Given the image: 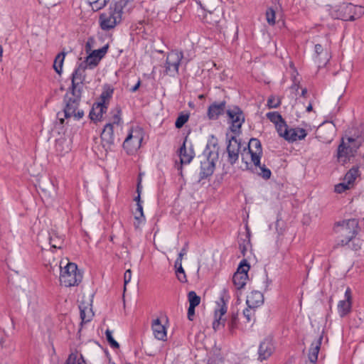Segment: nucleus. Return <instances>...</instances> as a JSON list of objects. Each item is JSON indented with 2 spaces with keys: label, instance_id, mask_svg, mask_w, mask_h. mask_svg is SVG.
<instances>
[{
  "label": "nucleus",
  "instance_id": "obj_27",
  "mask_svg": "<svg viewBox=\"0 0 364 364\" xmlns=\"http://www.w3.org/2000/svg\"><path fill=\"white\" fill-rule=\"evenodd\" d=\"M114 92L113 87L109 85H105L103 87L102 92L100 97V102L102 105H106L107 106L109 100L112 98Z\"/></svg>",
  "mask_w": 364,
  "mask_h": 364
},
{
  "label": "nucleus",
  "instance_id": "obj_35",
  "mask_svg": "<svg viewBox=\"0 0 364 364\" xmlns=\"http://www.w3.org/2000/svg\"><path fill=\"white\" fill-rule=\"evenodd\" d=\"M266 117L271 122L274 124L275 126L284 120L282 115L277 112H268Z\"/></svg>",
  "mask_w": 364,
  "mask_h": 364
},
{
  "label": "nucleus",
  "instance_id": "obj_46",
  "mask_svg": "<svg viewBox=\"0 0 364 364\" xmlns=\"http://www.w3.org/2000/svg\"><path fill=\"white\" fill-rule=\"evenodd\" d=\"M351 187H350L348 183L346 182L340 183L335 186L334 191L336 193H342L345 192L346 190H349Z\"/></svg>",
  "mask_w": 364,
  "mask_h": 364
},
{
  "label": "nucleus",
  "instance_id": "obj_43",
  "mask_svg": "<svg viewBox=\"0 0 364 364\" xmlns=\"http://www.w3.org/2000/svg\"><path fill=\"white\" fill-rule=\"evenodd\" d=\"M266 19L269 25L274 26L275 24V11L272 8H268L267 9Z\"/></svg>",
  "mask_w": 364,
  "mask_h": 364
},
{
  "label": "nucleus",
  "instance_id": "obj_26",
  "mask_svg": "<svg viewBox=\"0 0 364 364\" xmlns=\"http://www.w3.org/2000/svg\"><path fill=\"white\" fill-rule=\"evenodd\" d=\"M64 243V238L63 236L58 235L55 231L49 233V244L51 248L60 249Z\"/></svg>",
  "mask_w": 364,
  "mask_h": 364
},
{
  "label": "nucleus",
  "instance_id": "obj_52",
  "mask_svg": "<svg viewBox=\"0 0 364 364\" xmlns=\"http://www.w3.org/2000/svg\"><path fill=\"white\" fill-rule=\"evenodd\" d=\"M77 353H72L68 355V358H67L65 364H76L77 360Z\"/></svg>",
  "mask_w": 364,
  "mask_h": 364
},
{
  "label": "nucleus",
  "instance_id": "obj_13",
  "mask_svg": "<svg viewBox=\"0 0 364 364\" xmlns=\"http://www.w3.org/2000/svg\"><path fill=\"white\" fill-rule=\"evenodd\" d=\"M114 129L111 124H105L101 133L102 146L106 151H111L114 144Z\"/></svg>",
  "mask_w": 364,
  "mask_h": 364
},
{
  "label": "nucleus",
  "instance_id": "obj_58",
  "mask_svg": "<svg viewBox=\"0 0 364 364\" xmlns=\"http://www.w3.org/2000/svg\"><path fill=\"white\" fill-rule=\"evenodd\" d=\"M140 85H141V80H140V79H139V80H138V81H137V82H136V84L134 87H132V88H130V90H130V92H135L139 89V87H140Z\"/></svg>",
  "mask_w": 364,
  "mask_h": 364
},
{
  "label": "nucleus",
  "instance_id": "obj_2",
  "mask_svg": "<svg viewBox=\"0 0 364 364\" xmlns=\"http://www.w3.org/2000/svg\"><path fill=\"white\" fill-rule=\"evenodd\" d=\"M82 92L67 90L63 97L64 108L63 112H58L57 116L60 124H63L64 118L73 117L75 119H80L84 116V112L80 109Z\"/></svg>",
  "mask_w": 364,
  "mask_h": 364
},
{
  "label": "nucleus",
  "instance_id": "obj_44",
  "mask_svg": "<svg viewBox=\"0 0 364 364\" xmlns=\"http://www.w3.org/2000/svg\"><path fill=\"white\" fill-rule=\"evenodd\" d=\"M109 0H95L90 3L92 10L99 11L104 8Z\"/></svg>",
  "mask_w": 364,
  "mask_h": 364
},
{
  "label": "nucleus",
  "instance_id": "obj_51",
  "mask_svg": "<svg viewBox=\"0 0 364 364\" xmlns=\"http://www.w3.org/2000/svg\"><path fill=\"white\" fill-rule=\"evenodd\" d=\"M188 245L186 244L184 247L182 248V250H181V252H179L178 254V258L176 259V260L175 261V263H176L177 264H178L179 263H182V259H183V257L184 255H186L187 253V247Z\"/></svg>",
  "mask_w": 364,
  "mask_h": 364
},
{
  "label": "nucleus",
  "instance_id": "obj_25",
  "mask_svg": "<svg viewBox=\"0 0 364 364\" xmlns=\"http://www.w3.org/2000/svg\"><path fill=\"white\" fill-rule=\"evenodd\" d=\"M307 135L306 131L303 128H291L287 138L289 142L296 141L297 140L304 139Z\"/></svg>",
  "mask_w": 364,
  "mask_h": 364
},
{
  "label": "nucleus",
  "instance_id": "obj_8",
  "mask_svg": "<svg viewBox=\"0 0 364 364\" xmlns=\"http://www.w3.org/2000/svg\"><path fill=\"white\" fill-rule=\"evenodd\" d=\"M143 140V131L136 127L131 128L123 142V148L130 154L136 151L141 146Z\"/></svg>",
  "mask_w": 364,
  "mask_h": 364
},
{
  "label": "nucleus",
  "instance_id": "obj_29",
  "mask_svg": "<svg viewBox=\"0 0 364 364\" xmlns=\"http://www.w3.org/2000/svg\"><path fill=\"white\" fill-rule=\"evenodd\" d=\"M359 176L358 167H353L350 168L344 176V182L348 183L350 187H352L355 180Z\"/></svg>",
  "mask_w": 364,
  "mask_h": 364
},
{
  "label": "nucleus",
  "instance_id": "obj_34",
  "mask_svg": "<svg viewBox=\"0 0 364 364\" xmlns=\"http://www.w3.org/2000/svg\"><path fill=\"white\" fill-rule=\"evenodd\" d=\"M239 323L238 313L232 312L230 318L228 321V327L231 333H233L235 330L237 328Z\"/></svg>",
  "mask_w": 364,
  "mask_h": 364
},
{
  "label": "nucleus",
  "instance_id": "obj_15",
  "mask_svg": "<svg viewBox=\"0 0 364 364\" xmlns=\"http://www.w3.org/2000/svg\"><path fill=\"white\" fill-rule=\"evenodd\" d=\"M227 304L223 297H220L219 301L217 302V307L215 309V320L213 322V328L216 330L220 324L225 326V320L222 319V316L227 312Z\"/></svg>",
  "mask_w": 364,
  "mask_h": 364
},
{
  "label": "nucleus",
  "instance_id": "obj_40",
  "mask_svg": "<svg viewBox=\"0 0 364 364\" xmlns=\"http://www.w3.org/2000/svg\"><path fill=\"white\" fill-rule=\"evenodd\" d=\"M134 218L138 220L139 223H141L144 220V215L141 203L136 204V208L134 211Z\"/></svg>",
  "mask_w": 364,
  "mask_h": 364
},
{
  "label": "nucleus",
  "instance_id": "obj_18",
  "mask_svg": "<svg viewBox=\"0 0 364 364\" xmlns=\"http://www.w3.org/2000/svg\"><path fill=\"white\" fill-rule=\"evenodd\" d=\"M334 129L332 126H321L317 131L316 138L323 143H331L333 139Z\"/></svg>",
  "mask_w": 364,
  "mask_h": 364
},
{
  "label": "nucleus",
  "instance_id": "obj_50",
  "mask_svg": "<svg viewBox=\"0 0 364 364\" xmlns=\"http://www.w3.org/2000/svg\"><path fill=\"white\" fill-rule=\"evenodd\" d=\"M254 309L250 308L248 306L243 311V315L248 322L251 321L252 316L254 315Z\"/></svg>",
  "mask_w": 364,
  "mask_h": 364
},
{
  "label": "nucleus",
  "instance_id": "obj_20",
  "mask_svg": "<svg viewBox=\"0 0 364 364\" xmlns=\"http://www.w3.org/2000/svg\"><path fill=\"white\" fill-rule=\"evenodd\" d=\"M264 302L263 294L257 291H252L246 299L247 306L250 308L255 309Z\"/></svg>",
  "mask_w": 364,
  "mask_h": 364
},
{
  "label": "nucleus",
  "instance_id": "obj_14",
  "mask_svg": "<svg viewBox=\"0 0 364 364\" xmlns=\"http://www.w3.org/2000/svg\"><path fill=\"white\" fill-rule=\"evenodd\" d=\"M345 299L341 300L338 303L337 309L340 317L343 318L348 316L352 311V291L350 287H348L344 294Z\"/></svg>",
  "mask_w": 364,
  "mask_h": 364
},
{
  "label": "nucleus",
  "instance_id": "obj_24",
  "mask_svg": "<svg viewBox=\"0 0 364 364\" xmlns=\"http://www.w3.org/2000/svg\"><path fill=\"white\" fill-rule=\"evenodd\" d=\"M110 114L112 117L109 121L107 124H111L113 127L117 128L121 127L122 125V109L119 107H116L113 109Z\"/></svg>",
  "mask_w": 364,
  "mask_h": 364
},
{
  "label": "nucleus",
  "instance_id": "obj_6",
  "mask_svg": "<svg viewBox=\"0 0 364 364\" xmlns=\"http://www.w3.org/2000/svg\"><path fill=\"white\" fill-rule=\"evenodd\" d=\"M60 267V282L62 285L68 287L77 285L81 282L82 275L75 263L68 262L64 267L62 265Z\"/></svg>",
  "mask_w": 364,
  "mask_h": 364
},
{
  "label": "nucleus",
  "instance_id": "obj_16",
  "mask_svg": "<svg viewBox=\"0 0 364 364\" xmlns=\"http://www.w3.org/2000/svg\"><path fill=\"white\" fill-rule=\"evenodd\" d=\"M274 350V346L270 339H264L258 349V360L263 361L269 358Z\"/></svg>",
  "mask_w": 364,
  "mask_h": 364
},
{
  "label": "nucleus",
  "instance_id": "obj_48",
  "mask_svg": "<svg viewBox=\"0 0 364 364\" xmlns=\"http://www.w3.org/2000/svg\"><path fill=\"white\" fill-rule=\"evenodd\" d=\"M250 269V265L247 263L246 260H243L240 262L236 272H241L247 274Z\"/></svg>",
  "mask_w": 364,
  "mask_h": 364
},
{
  "label": "nucleus",
  "instance_id": "obj_49",
  "mask_svg": "<svg viewBox=\"0 0 364 364\" xmlns=\"http://www.w3.org/2000/svg\"><path fill=\"white\" fill-rule=\"evenodd\" d=\"M80 318L82 320V323H87L91 320L92 315L90 313L88 315H87L86 309H80Z\"/></svg>",
  "mask_w": 364,
  "mask_h": 364
},
{
  "label": "nucleus",
  "instance_id": "obj_42",
  "mask_svg": "<svg viewBox=\"0 0 364 364\" xmlns=\"http://www.w3.org/2000/svg\"><path fill=\"white\" fill-rule=\"evenodd\" d=\"M189 115L187 114H181L176 119L175 126L176 128H181L188 120Z\"/></svg>",
  "mask_w": 364,
  "mask_h": 364
},
{
  "label": "nucleus",
  "instance_id": "obj_55",
  "mask_svg": "<svg viewBox=\"0 0 364 364\" xmlns=\"http://www.w3.org/2000/svg\"><path fill=\"white\" fill-rule=\"evenodd\" d=\"M195 308L196 307H194L193 306H189V307H188V318L190 321H193V317H194V315H195Z\"/></svg>",
  "mask_w": 364,
  "mask_h": 364
},
{
  "label": "nucleus",
  "instance_id": "obj_9",
  "mask_svg": "<svg viewBox=\"0 0 364 364\" xmlns=\"http://www.w3.org/2000/svg\"><path fill=\"white\" fill-rule=\"evenodd\" d=\"M228 117V121L230 123V129L231 132L239 134L242 125L245 120V114L242 110L237 106H234L226 110Z\"/></svg>",
  "mask_w": 364,
  "mask_h": 364
},
{
  "label": "nucleus",
  "instance_id": "obj_41",
  "mask_svg": "<svg viewBox=\"0 0 364 364\" xmlns=\"http://www.w3.org/2000/svg\"><path fill=\"white\" fill-rule=\"evenodd\" d=\"M108 45H105L102 48L97 50H94L90 54L100 60L105 55L108 50Z\"/></svg>",
  "mask_w": 364,
  "mask_h": 364
},
{
  "label": "nucleus",
  "instance_id": "obj_11",
  "mask_svg": "<svg viewBox=\"0 0 364 364\" xmlns=\"http://www.w3.org/2000/svg\"><path fill=\"white\" fill-rule=\"evenodd\" d=\"M183 57V53L178 51H171L168 54L166 60V73L167 75L173 76L178 73V66Z\"/></svg>",
  "mask_w": 364,
  "mask_h": 364
},
{
  "label": "nucleus",
  "instance_id": "obj_31",
  "mask_svg": "<svg viewBox=\"0 0 364 364\" xmlns=\"http://www.w3.org/2000/svg\"><path fill=\"white\" fill-rule=\"evenodd\" d=\"M65 57V53L61 52L58 53L53 63V68L58 74H61L64 59Z\"/></svg>",
  "mask_w": 364,
  "mask_h": 364
},
{
  "label": "nucleus",
  "instance_id": "obj_39",
  "mask_svg": "<svg viewBox=\"0 0 364 364\" xmlns=\"http://www.w3.org/2000/svg\"><path fill=\"white\" fill-rule=\"evenodd\" d=\"M174 266L176 268V274L178 279L181 282H186L187 281V279H186L185 271L182 267V263H179L178 264L175 263Z\"/></svg>",
  "mask_w": 364,
  "mask_h": 364
},
{
  "label": "nucleus",
  "instance_id": "obj_56",
  "mask_svg": "<svg viewBox=\"0 0 364 364\" xmlns=\"http://www.w3.org/2000/svg\"><path fill=\"white\" fill-rule=\"evenodd\" d=\"M314 50L317 56H319L323 51V46L321 44H316Z\"/></svg>",
  "mask_w": 364,
  "mask_h": 364
},
{
  "label": "nucleus",
  "instance_id": "obj_62",
  "mask_svg": "<svg viewBox=\"0 0 364 364\" xmlns=\"http://www.w3.org/2000/svg\"><path fill=\"white\" fill-rule=\"evenodd\" d=\"M134 200L136 202V204L141 203L140 195L138 194V196L134 198Z\"/></svg>",
  "mask_w": 364,
  "mask_h": 364
},
{
  "label": "nucleus",
  "instance_id": "obj_38",
  "mask_svg": "<svg viewBox=\"0 0 364 364\" xmlns=\"http://www.w3.org/2000/svg\"><path fill=\"white\" fill-rule=\"evenodd\" d=\"M282 102L281 98L274 95H271L267 100V106L269 109L277 108L280 106Z\"/></svg>",
  "mask_w": 364,
  "mask_h": 364
},
{
  "label": "nucleus",
  "instance_id": "obj_1",
  "mask_svg": "<svg viewBox=\"0 0 364 364\" xmlns=\"http://www.w3.org/2000/svg\"><path fill=\"white\" fill-rule=\"evenodd\" d=\"M358 222L356 219H348L337 222L333 230L338 235L335 247H343L353 242L355 250L360 248V240L355 239L358 234Z\"/></svg>",
  "mask_w": 364,
  "mask_h": 364
},
{
  "label": "nucleus",
  "instance_id": "obj_53",
  "mask_svg": "<svg viewBox=\"0 0 364 364\" xmlns=\"http://www.w3.org/2000/svg\"><path fill=\"white\" fill-rule=\"evenodd\" d=\"M213 15V14L211 12H209L208 14H206L204 16V19H205V22H207L208 23L212 24V25H214L215 23H216L218 22V20L213 19V18H212Z\"/></svg>",
  "mask_w": 364,
  "mask_h": 364
},
{
  "label": "nucleus",
  "instance_id": "obj_32",
  "mask_svg": "<svg viewBox=\"0 0 364 364\" xmlns=\"http://www.w3.org/2000/svg\"><path fill=\"white\" fill-rule=\"evenodd\" d=\"M275 127L278 134L281 137H283L285 140L287 141L290 129H289L286 122L284 120L282 121V122L276 125Z\"/></svg>",
  "mask_w": 364,
  "mask_h": 364
},
{
  "label": "nucleus",
  "instance_id": "obj_17",
  "mask_svg": "<svg viewBox=\"0 0 364 364\" xmlns=\"http://www.w3.org/2000/svg\"><path fill=\"white\" fill-rule=\"evenodd\" d=\"M226 102L225 100L220 102L212 103L208 109V117L211 120H216L219 117L223 114L225 112Z\"/></svg>",
  "mask_w": 364,
  "mask_h": 364
},
{
  "label": "nucleus",
  "instance_id": "obj_33",
  "mask_svg": "<svg viewBox=\"0 0 364 364\" xmlns=\"http://www.w3.org/2000/svg\"><path fill=\"white\" fill-rule=\"evenodd\" d=\"M55 148L56 151L60 154H63V153L65 152H68V151L70 150L68 141L65 139H59L56 140Z\"/></svg>",
  "mask_w": 364,
  "mask_h": 364
},
{
  "label": "nucleus",
  "instance_id": "obj_5",
  "mask_svg": "<svg viewBox=\"0 0 364 364\" xmlns=\"http://www.w3.org/2000/svg\"><path fill=\"white\" fill-rule=\"evenodd\" d=\"M364 14V7L350 3H343L331 11L335 19L353 21L360 18Z\"/></svg>",
  "mask_w": 364,
  "mask_h": 364
},
{
  "label": "nucleus",
  "instance_id": "obj_21",
  "mask_svg": "<svg viewBox=\"0 0 364 364\" xmlns=\"http://www.w3.org/2000/svg\"><path fill=\"white\" fill-rule=\"evenodd\" d=\"M107 106L99 102L93 104L92 108L90 112V117L92 121H100L102 118L103 114L107 112Z\"/></svg>",
  "mask_w": 364,
  "mask_h": 364
},
{
  "label": "nucleus",
  "instance_id": "obj_4",
  "mask_svg": "<svg viewBox=\"0 0 364 364\" xmlns=\"http://www.w3.org/2000/svg\"><path fill=\"white\" fill-rule=\"evenodd\" d=\"M248 154L250 155L251 161L255 168H259L260 171H257L259 176L264 179H269L271 177V171L264 165L260 164V159L262 156V148L260 141L256 138H252L247 146Z\"/></svg>",
  "mask_w": 364,
  "mask_h": 364
},
{
  "label": "nucleus",
  "instance_id": "obj_54",
  "mask_svg": "<svg viewBox=\"0 0 364 364\" xmlns=\"http://www.w3.org/2000/svg\"><path fill=\"white\" fill-rule=\"evenodd\" d=\"M132 278V272L130 269H127L124 274V287L126 285L130 282Z\"/></svg>",
  "mask_w": 364,
  "mask_h": 364
},
{
  "label": "nucleus",
  "instance_id": "obj_45",
  "mask_svg": "<svg viewBox=\"0 0 364 364\" xmlns=\"http://www.w3.org/2000/svg\"><path fill=\"white\" fill-rule=\"evenodd\" d=\"M105 335H106V338H107V340L109 346L112 348H119V343L112 337V331H111L107 329L105 331Z\"/></svg>",
  "mask_w": 364,
  "mask_h": 364
},
{
  "label": "nucleus",
  "instance_id": "obj_47",
  "mask_svg": "<svg viewBox=\"0 0 364 364\" xmlns=\"http://www.w3.org/2000/svg\"><path fill=\"white\" fill-rule=\"evenodd\" d=\"M134 0H119L117 2H123L122 6L129 13H130L134 9V6L133 1Z\"/></svg>",
  "mask_w": 364,
  "mask_h": 364
},
{
  "label": "nucleus",
  "instance_id": "obj_37",
  "mask_svg": "<svg viewBox=\"0 0 364 364\" xmlns=\"http://www.w3.org/2000/svg\"><path fill=\"white\" fill-rule=\"evenodd\" d=\"M188 299L189 301V306L196 307L200 304V297L196 294L194 291H191L188 294Z\"/></svg>",
  "mask_w": 364,
  "mask_h": 364
},
{
  "label": "nucleus",
  "instance_id": "obj_12",
  "mask_svg": "<svg viewBox=\"0 0 364 364\" xmlns=\"http://www.w3.org/2000/svg\"><path fill=\"white\" fill-rule=\"evenodd\" d=\"M241 149V143L235 136H232L228 140L227 146L228 161L234 165L239 159V154Z\"/></svg>",
  "mask_w": 364,
  "mask_h": 364
},
{
  "label": "nucleus",
  "instance_id": "obj_28",
  "mask_svg": "<svg viewBox=\"0 0 364 364\" xmlns=\"http://www.w3.org/2000/svg\"><path fill=\"white\" fill-rule=\"evenodd\" d=\"M248 275L241 272H235L232 277V282L237 289H241L246 284Z\"/></svg>",
  "mask_w": 364,
  "mask_h": 364
},
{
  "label": "nucleus",
  "instance_id": "obj_36",
  "mask_svg": "<svg viewBox=\"0 0 364 364\" xmlns=\"http://www.w3.org/2000/svg\"><path fill=\"white\" fill-rule=\"evenodd\" d=\"M100 62L97 58L91 55L90 53L86 58V60L82 63L86 65V68L93 69L97 67Z\"/></svg>",
  "mask_w": 364,
  "mask_h": 364
},
{
  "label": "nucleus",
  "instance_id": "obj_7",
  "mask_svg": "<svg viewBox=\"0 0 364 364\" xmlns=\"http://www.w3.org/2000/svg\"><path fill=\"white\" fill-rule=\"evenodd\" d=\"M348 141L350 143L348 146L342 143L338 148V158L344 163L354 156L357 149L363 142V138L360 136H358L356 138L349 136Z\"/></svg>",
  "mask_w": 364,
  "mask_h": 364
},
{
  "label": "nucleus",
  "instance_id": "obj_61",
  "mask_svg": "<svg viewBox=\"0 0 364 364\" xmlns=\"http://www.w3.org/2000/svg\"><path fill=\"white\" fill-rule=\"evenodd\" d=\"M79 363L86 364L85 360L84 357L82 356V355H80V358L77 362V364H79Z\"/></svg>",
  "mask_w": 364,
  "mask_h": 364
},
{
  "label": "nucleus",
  "instance_id": "obj_57",
  "mask_svg": "<svg viewBox=\"0 0 364 364\" xmlns=\"http://www.w3.org/2000/svg\"><path fill=\"white\" fill-rule=\"evenodd\" d=\"M92 41H93V39L92 38H90L88 39V41H87V43L85 44V49H86L87 52H88L91 49Z\"/></svg>",
  "mask_w": 364,
  "mask_h": 364
},
{
  "label": "nucleus",
  "instance_id": "obj_63",
  "mask_svg": "<svg viewBox=\"0 0 364 364\" xmlns=\"http://www.w3.org/2000/svg\"><path fill=\"white\" fill-rule=\"evenodd\" d=\"M312 109H313V107H312V105L310 103V104L306 107V112H310L311 111H312Z\"/></svg>",
  "mask_w": 364,
  "mask_h": 364
},
{
  "label": "nucleus",
  "instance_id": "obj_64",
  "mask_svg": "<svg viewBox=\"0 0 364 364\" xmlns=\"http://www.w3.org/2000/svg\"><path fill=\"white\" fill-rule=\"evenodd\" d=\"M306 93H307V90H306V88L303 89V90H302V91H301V96H302V97H305V95H306Z\"/></svg>",
  "mask_w": 364,
  "mask_h": 364
},
{
  "label": "nucleus",
  "instance_id": "obj_3",
  "mask_svg": "<svg viewBox=\"0 0 364 364\" xmlns=\"http://www.w3.org/2000/svg\"><path fill=\"white\" fill-rule=\"evenodd\" d=\"M123 2L115 1L111 4L107 11L100 15L99 23L102 30L109 31L119 24L124 14H129L122 6Z\"/></svg>",
  "mask_w": 364,
  "mask_h": 364
},
{
  "label": "nucleus",
  "instance_id": "obj_22",
  "mask_svg": "<svg viewBox=\"0 0 364 364\" xmlns=\"http://www.w3.org/2000/svg\"><path fill=\"white\" fill-rule=\"evenodd\" d=\"M322 339L323 337L321 336L316 341L312 342L311 345L308 357L309 360L312 363H315L318 360V355L320 350Z\"/></svg>",
  "mask_w": 364,
  "mask_h": 364
},
{
  "label": "nucleus",
  "instance_id": "obj_60",
  "mask_svg": "<svg viewBox=\"0 0 364 364\" xmlns=\"http://www.w3.org/2000/svg\"><path fill=\"white\" fill-rule=\"evenodd\" d=\"M240 249L241 250V252L243 255H245V251H246V246L245 244H240Z\"/></svg>",
  "mask_w": 364,
  "mask_h": 364
},
{
  "label": "nucleus",
  "instance_id": "obj_59",
  "mask_svg": "<svg viewBox=\"0 0 364 364\" xmlns=\"http://www.w3.org/2000/svg\"><path fill=\"white\" fill-rule=\"evenodd\" d=\"M141 179L139 180L136 187V192L139 195H141Z\"/></svg>",
  "mask_w": 364,
  "mask_h": 364
},
{
  "label": "nucleus",
  "instance_id": "obj_19",
  "mask_svg": "<svg viewBox=\"0 0 364 364\" xmlns=\"http://www.w3.org/2000/svg\"><path fill=\"white\" fill-rule=\"evenodd\" d=\"M151 328L155 338L163 341L166 340V328L161 323V320L159 318H156L152 321Z\"/></svg>",
  "mask_w": 364,
  "mask_h": 364
},
{
  "label": "nucleus",
  "instance_id": "obj_23",
  "mask_svg": "<svg viewBox=\"0 0 364 364\" xmlns=\"http://www.w3.org/2000/svg\"><path fill=\"white\" fill-rule=\"evenodd\" d=\"M186 138L179 149V156L181 164H188L191 163L195 154L193 149L191 148L189 150L186 149Z\"/></svg>",
  "mask_w": 364,
  "mask_h": 364
},
{
  "label": "nucleus",
  "instance_id": "obj_30",
  "mask_svg": "<svg viewBox=\"0 0 364 364\" xmlns=\"http://www.w3.org/2000/svg\"><path fill=\"white\" fill-rule=\"evenodd\" d=\"M214 163L210 162L208 159L201 162V171L200 174L203 176H208L212 175L214 171Z\"/></svg>",
  "mask_w": 364,
  "mask_h": 364
},
{
  "label": "nucleus",
  "instance_id": "obj_10",
  "mask_svg": "<svg viewBox=\"0 0 364 364\" xmlns=\"http://www.w3.org/2000/svg\"><path fill=\"white\" fill-rule=\"evenodd\" d=\"M86 69V65H85L84 63H80L76 68H75L70 77L71 85L68 89V90L80 92H82L84 81L85 80Z\"/></svg>",
  "mask_w": 364,
  "mask_h": 364
}]
</instances>
